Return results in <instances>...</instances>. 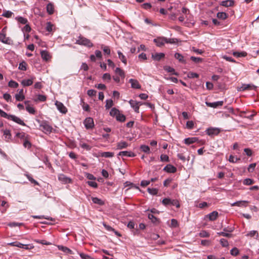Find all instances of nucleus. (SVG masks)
Returning a JSON list of instances; mask_svg holds the SVG:
<instances>
[{
  "mask_svg": "<svg viewBox=\"0 0 259 259\" xmlns=\"http://www.w3.org/2000/svg\"><path fill=\"white\" fill-rule=\"evenodd\" d=\"M0 116L9 120H12L20 125L25 126V123L18 117L13 115L8 114L6 112L0 109Z\"/></svg>",
  "mask_w": 259,
  "mask_h": 259,
  "instance_id": "nucleus-1",
  "label": "nucleus"
},
{
  "mask_svg": "<svg viewBox=\"0 0 259 259\" xmlns=\"http://www.w3.org/2000/svg\"><path fill=\"white\" fill-rule=\"evenodd\" d=\"M37 121L39 123V130L43 132L46 134H50L52 133L53 127L46 121H40L37 120Z\"/></svg>",
  "mask_w": 259,
  "mask_h": 259,
  "instance_id": "nucleus-2",
  "label": "nucleus"
},
{
  "mask_svg": "<svg viewBox=\"0 0 259 259\" xmlns=\"http://www.w3.org/2000/svg\"><path fill=\"white\" fill-rule=\"evenodd\" d=\"M76 44L79 45L84 46L89 48H91L93 46V44L90 40L81 36H79L78 37V39L76 41Z\"/></svg>",
  "mask_w": 259,
  "mask_h": 259,
  "instance_id": "nucleus-3",
  "label": "nucleus"
},
{
  "mask_svg": "<svg viewBox=\"0 0 259 259\" xmlns=\"http://www.w3.org/2000/svg\"><path fill=\"white\" fill-rule=\"evenodd\" d=\"M58 180L62 184H66L72 182L71 179L63 174L58 175Z\"/></svg>",
  "mask_w": 259,
  "mask_h": 259,
  "instance_id": "nucleus-4",
  "label": "nucleus"
},
{
  "mask_svg": "<svg viewBox=\"0 0 259 259\" xmlns=\"http://www.w3.org/2000/svg\"><path fill=\"white\" fill-rule=\"evenodd\" d=\"M83 123L86 128H92L94 126V120L91 117H88L84 120Z\"/></svg>",
  "mask_w": 259,
  "mask_h": 259,
  "instance_id": "nucleus-5",
  "label": "nucleus"
},
{
  "mask_svg": "<svg viewBox=\"0 0 259 259\" xmlns=\"http://www.w3.org/2000/svg\"><path fill=\"white\" fill-rule=\"evenodd\" d=\"M256 87L252 84H243L238 88L239 91L255 90Z\"/></svg>",
  "mask_w": 259,
  "mask_h": 259,
  "instance_id": "nucleus-6",
  "label": "nucleus"
},
{
  "mask_svg": "<svg viewBox=\"0 0 259 259\" xmlns=\"http://www.w3.org/2000/svg\"><path fill=\"white\" fill-rule=\"evenodd\" d=\"M153 41L158 47H161L166 43V38L164 37H159L154 39Z\"/></svg>",
  "mask_w": 259,
  "mask_h": 259,
  "instance_id": "nucleus-7",
  "label": "nucleus"
},
{
  "mask_svg": "<svg viewBox=\"0 0 259 259\" xmlns=\"http://www.w3.org/2000/svg\"><path fill=\"white\" fill-rule=\"evenodd\" d=\"M55 105L57 106L58 110L62 113H66L67 112V109L65 106L60 102L56 101Z\"/></svg>",
  "mask_w": 259,
  "mask_h": 259,
  "instance_id": "nucleus-8",
  "label": "nucleus"
},
{
  "mask_svg": "<svg viewBox=\"0 0 259 259\" xmlns=\"http://www.w3.org/2000/svg\"><path fill=\"white\" fill-rule=\"evenodd\" d=\"M129 103L131 107L134 109L135 111L138 113L139 110V106L142 105L140 102H137L134 100H130Z\"/></svg>",
  "mask_w": 259,
  "mask_h": 259,
  "instance_id": "nucleus-9",
  "label": "nucleus"
},
{
  "mask_svg": "<svg viewBox=\"0 0 259 259\" xmlns=\"http://www.w3.org/2000/svg\"><path fill=\"white\" fill-rule=\"evenodd\" d=\"M205 104L208 107L215 108H217L218 107L222 106L224 104V102L222 101H217L212 103L206 102Z\"/></svg>",
  "mask_w": 259,
  "mask_h": 259,
  "instance_id": "nucleus-10",
  "label": "nucleus"
},
{
  "mask_svg": "<svg viewBox=\"0 0 259 259\" xmlns=\"http://www.w3.org/2000/svg\"><path fill=\"white\" fill-rule=\"evenodd\" d=\"M249 203V201H246V200H241L235 202L231 204V206H238L239 207H246L248 204Z\"/></svg>",
  "mask_w": 259,
  "mask_h": 259,
  "instance_id": "nucleus-11",
  "label": "nucleus"
},
{
  "mask_svg": "<svg viewBox=\"0 0 259 259\" xmlns=\"http://www.w3.org/2000/svg\"><path fill=\"white\" fill-rule=\"evenodd\" d=\"M219 216V213L217 211H213L205 216L210 221H215Z\"/></svg>",
  "mask_w": 259,
  "mask_h": 259,
  "instance_id": "nucleus-12",
  "label": "nucleus"
},
{
  "mask_svg": "<svg viewBox=\"0 0 259 259\" xmlns=\"http://www.w3.org/2000/svg\"><path fill=\"white\" fill-rule=\"evenodd\" d=\"M129 82L131 84V87L133 89H140L141 87L139 81L135 79H130Z\"/></svg>",
  "mask_w": 259,
  "mask_h": 259,
  "instance_id": "nucleus-13",
  "label": "nucleus"
},
{
  "mask_svg": "<svg viewBox=\"0 0 259 259\" xmlns=\"http://www.w3.org/2000/svg\"><path fill=\"white\" fill-rule=\"evenodd\" d=\"M163 170L169 173H175L177 171V168L171 164H167L164 167Z\"/></svg>",
  "mask_w": 259,
  "mask_h": 259,
  "instance_id": "nucleus-14",
  "label": "nucleus"
},
{
  "mask_svg": "<svg viewBox=\"0 0 259 259\" xmlns=\"http://www.w3.org/2000/svg\"><path fill=\"white\" fill-rule=\"evenodd\" d=\"M165 56V55L163 53H155L152 54V58L157 61H160L161 59L163 58Z\"/></svg>",
  "mask_w": 259,
  "mask_h": 259,
  "instance_id": "nucleus-15",
  "label": "nucleus"
},
{
  "mask_svg": "<svg viewBox=\"0 0 259 259\" xmlns=\"http://www.w3.org/2000/svg\"><path fill=\"white\" fill-rule=\"evenodd\" d=\"M119 156H124V157H133L135 156L134 153L131 151H123L120 152L118 154Z\"/></svg>",
  "mask_w": 259,
  "mask_h": 259,
  "instance_id": "nucleus-16",
  "label": "nucleus"
},
{
  "mask_svg": "<svg viewBox=\"0 0 259 259\" xmlns=\"http://www.w3.org/2000/svg\"><path fill=\"white\" fill-rule=\"evenodd\" d=\"M57 247L59 250L62 251L65 253L67 254H73V251L70 249L69 248L64 246L63 245H57Z\"/></svg>",
  "mask_w": 259,
  "mask_h": 259,
  "instance_id": "nucleus-17",
  "label": "nucleus"
},
{
  "mask_svg": "<svg viewBox=\"0 0 259 259\" xmlns=\"http://www.w3.org/2000/svg\"><path fill=\"white\" fill-rule=\"evenodd\" d=\"M220 133V130L217 128H209L207 130V134L209 136L217 135Z\"/></svg>",
  "mask_w": 259,
  "mask_h": 259,
  "instance_id": "nucleus-18",
  "label": "nucleus"
},
{
  "mask_svg": "<svg viewBox=\"0 0 259 259\" xmlns=\"http://www.w3.org/2000/svg\"><path fill=\"white\" fill-rule=\"evenodd\" d=\"M33 79H34V78L32 77L31 78H30V79H23L21 81V84L24 87L30 86L33 83Z\"/></svg>",
  "mask_w": 259,
  "mask_h": 259,
  "instance_id": "nucleus-19",
  "label": "nucleus"
},
{
  "mask_svg": "<svg viewBox=\"0 0 259 259\" xmlns=\"http://www.w3.org/2000/svg\"><path fill=\"white\" fill-rule=\"evenodd\" d=\"M15 98L16 100L18 101H22L25 99L23 89H21L19 91V93L15 95Z\"/></svg>",
  "mask_w": 259,
  "mask_h": 259,
  "instance_id": "nucleus-20",
  "label": "nucleus"
},
{
  "mask_svg": "<svg viewBox=\"0 0 259 259\" xmlns=\"http://www.w3.org/2000/svg\"><path fill=\"white\" fill-rule=\"evenodd\" d=\"M41 56L43 60L47 61L51 58L49 53L47 51H42L40 52Z\"/></svg>",
  "mask_w": 259,
  "mask_h": 259,
  "instance_id": "nucleus-21",
  "label": "nucleus"
},
{
  "mask_svg": "<svg viewBox=\"0 0 259 259\" xmlns=\"http://www.w3.org/2000/svg\"><path fill=\"white\" fill-rule=\"evenodd\" d=\"M198 140L197 138L192 137V138H186L184 140V143L187 145H190L191 144L194 143Z\"/></svg>",
  "mask_w": 259,
  "mask_h": 259,
  "instance_id": "nucleus-22",
  "label": "nucleus"
},
{
  "mask_svg": "<svg viewBox=\"0 0 259 259\" xmlns=\"http://www.w3.org/2000/svg\"><path fill=\"white\" fill-rule=\"evenodd\" d=\"M128 146L127 142L125 141H120L117 144V149H122L126 148Z\"/></svg>",
  "mask_w": 259,
  "mask_h": 259,
  "instance_id": "nucleus-23",
  "label": "nucleus"
},
{
  "mask_svg": "<svg viewBox=\"0 0 259 259\" xmlns=\"http://www.w3.org/2000/svg\"><path fill=\"white\" fill-rule=\"evenodd\" d=\"M234 5L233 0H226L222 2L221 5L226 7H231Z\"/></svg>",
  "mask_w": 259,
  "mask_h": 259,
  "instance_id": "nucleus-24",
  "label": "nucleus"
},
{
  "mask_svg": "<svg viewBox=\"0 0 259 259\" xmlns=\"http://www.w3.org/2000/svg\"><path fill=\"white\" fill-rule=\"evenodd\" d=\"M174 56H175V58L176 59H177V60H178L180 62L183 63L184 64L186 63V61L184 59V57L181 54H180L179 53H175Z\"/></svg>",
  "mask_w": 259,
  "mask_h": 259,
  "instance_id": "nucleus-25",
  "label": "nucleus"
},
{
  "mask_svg": "<svg viewBox=\"0 0 259 259\" xmlns=\"http://www.w3.org/2000/svg\"><path fill=\"white\" fill-rule=\"evenodd\" d=\"M15 19L20 23L22 24H26L28 23V20L26 18L18 16L15 18Z\"/></svg>",
  "mask_w": 259,
  "mask_h": 259,
  "instance_id": "nucleus-26",
  "label": "nucleus"
},
{
  "mask_svg": "<svg viewBox=\"0 0 259 259\" xmlns=\"http://www.w3.org/2000/svg\"><path fill=\"white\" fill-rule=\"evenodd\" d=\"M119 59L122 61L124 64H126L127 60L125 56L119 51L117 52Z\"/></svg>",
  "mask_w": 259,
  "mask_h": 259,
  "instance_id": "nucleus-27",
  "label": "nucleus"
},
{
  "mask_svg": "<svg viewBox=\"0 0 259 259\" xmlns=\"http://www.w3.org/2000/svg\"><path fill=\"white\" fill-rule=\"evenodd\" d=\"M115 72L118 74L121 78H124L125 77V73L123 70L119 67H117L115 70Z\"/></svg>",
  "mask_w": 259,
  "mask_h": 259,
  "instance_id": "nucleus-28",
  "label": "nucleus"
},
{
  "mask_svg": "<svg viewBox=\"0 0 259 259\" xmlns=\"http://www.w3.org/2000/svg\"><path fill=\"white\" fill-rule=\"evenodd\" d=\"M100 156L106 158L112 157L114 156V153L111 152H103L101 153Z\"/></svg>",
  "mask_w": 259,
  "mask_h": 259,
  "instance_id": "nucleus-29",
  "label": "nucleus"
},
{
  "mask_svg": "<svg viewBox=\"0 0 259 259\" xmlns=\"http://www.w3.org/2000/svg\"><path fill=\"white\" fill-rule=\"evenodd\" d=\"M79 145L80 147H81L82 148H83L84 149H85L87 151L90 150L91 149V148H92L91 146H90V145L87 144L85 143H83L82 141H80L79 142Z\"/></svg>",
  "mask_w": 259,
  "mask_h": 259,
  "instance_id": "nucleus-30",
  "label": "nucleus"
},
{
  "mask_svg": "<svg viewBox=\"0 0 259 259\" xmlns=\"http://www.w3.org/2000/svg\"><path fill=\"white\" fill-rule=\"evenodd\" d=\"M8 245L12 246H16L19 248H23L24 246V244L17 241L9 243H8Z\"/></svg>",
  "mask_w": 259,
  "mask_h": 259,
  "instance_id": "nucleus-31",
  "label": "nucleus"
},
{
  "mask_svg": "<svg viewBox=\"0 0 259 259\" xmlns=\"http://www.w3.org/2000/svg\"><path fill=\"white\" fill-rule=\"evenodd\" d=\"M119 113V111L115 108H113L111 109V111H110V115L113 117H116L117 115Z\"/></svg>",
  "mask_w": 259,
  "mask_h": 259,
  "instance_id": "nucleus-32",
  "label": "nucleus"
},
{
  "mask_svg": "<svg viewBox=\"0 0 259 259\" xmlns=\"http://www.w3.org/2000/svg\"><path fill=\"white\" fill-rule=\"evenodd\" d=\"M24 175L27 177L28 180L32 184L35 185H38V182L32 178V177L28 173H25Z\"/></svg>",
  "mask_w": 259,
  "mask_h": 259,
  "instance_id": "nucleus-33",
  "label": "nucleus"
},
{
  "mask_svg": "<svg viewBox=\"0 0 259 259\" xmlns=\"http://www.w3.org/2000/svg\"><path fill=\"white\" fill-rule=\"evenodd\" d=\"M141 150L144 152L149 153L150 152V149L148 146L142 145L140 147Z\"/></svg>",
  "mask_w": 259,
  "mask_h": 259,
  "instance_id": "nucleus-34",
  "label": "nucleus"
},
{
  "mask_svg": "<svg viewBox=\"0 0 259 259\" xmlns=\"http://www.w3.org/2000/svg\"><path fill=\"white\" fill-rule=\"evenodd\" d=\"M233 55L237 57H245L246 56L247 53L246 52H234L233 53Z\"/></svg>",
  "mask_w": 259,
  "mask_h": 259,
  "instance_id": "nucleus-35",
  "label": "nucleus"
},
{
  "mask_svg": "<svg viewBox=\"0 0 259 259\" xmlns=\"http://www.w3.org/2000/svg\"><path fill=\"white\" fill-rule=\"evenodd\" d=\"M113 105V101L111 99L106 100L105 108L106 109H109Z\"/></svg>",
  "mask_w": 259,
  "mask_h": 259,
  "instance_id": "nucleus-36",
  "label": "nucleus"
},
{
  "mask_svg": "<svg viewBox=\"0 0 259 259\" xmlns=\"http://www.w3.org/2000/svg\"><path fill=\"white\" fill-rule=\"evenodd\" d=\"M240 158L234 156L232 155H230L229 161L231 163H236L238 161L240 160Z\"/></svg>",
  "mask_w": 259,
  "mask_h": 259,
  "instance_id": "nucleus-37",
  "label": "nucleus"
},
{
  "mask_svg": "<svg viewBox=\"0 0 259 259\" xmlns=\"http://www.w3.org/2000/svg\"><path fill=\"white\" fill-rule=\"evenodd\" d=\"M13 15V13L10 11H4L2 16L6 18H11Z\"/></svg>",
  "mask_w": 259,
  "mask_h": 259,
  "instance_id": "nucleus-38",
  "label": "nucleus"
},
{
  "mask_svg": "<svg viewBox=\"0 0 259 259\" xmlns=\"http://www.w3.org/2000/svg\"><path fill=\"white\" fill-rule=\"evenodd\" d=\"M246 236L249 237H253L254 236H256V239H257V238L258 237V234L257 231L253 230L250 231L248 233H247L246 234Z\"/></svg>",
  "mask_w": 259,
  "mask_h": 259,
  "instance_id": "nucleus-39",
  "label": "nucleus"
},
{
  "mask_svg": "<svg viewBox=\"0 0 259 259\" xmlns=\"http://www.w3.org/2000/svg\"><path fill=\"white\" fill-rule=\"evenodd\" d=\"M116 119L117 121L123 122L125 120V116L123 114L119 113L116 117Z\"/></svg>",
  "mask_w": 259,
  "mask_h": 259,
  "instance_id": "nucleus-40",
  "label": "nucleus"
},
{
  "mask_svg": "<svg viewBox=\"0 0 259 259\" xmlns=\"http://www.w3.org/2000/svg\"><path fill=\"white\" fill-rule=\"evenodd\" d=\"M217 17L219 19L224 20L227 18V15L225 12H219L217 13Z\"/></svg>",
  "mask_w": 259,
  "mask_h": 259,
  "instance_id": "nucleus-41",
  "label": "nucleus"
},
{
  "mask_svg": "<svg viewBox=\"0 0 259 259\" xmlns=\"http://www.w3.org/2000/svg\"><path fill=\"white\" fill-rule=\"evenodd\" d=\"M92 200L93 202L95 204H98L99 205H102L103 204L102 200L97 197H92Z\"/></svg>",
  "mask_w": 259,
  "mask_h": 259,
  "instance_id": "nucleus-42",
  "label": "nucleus"
},
{
  "mask_svg": "<svg viewBox=\"0 0 259 259\" xmlns=\"http://www.w3.org/2000/svg\"><path fill=\"white\" fill-rule=\"evenodd\" d=\"M78 254L81 259H94L88 254H85L82 252H78Z\"/></svg>",
  "mask_w": 259,
  "mask_h": 259,
  "instance_id": "nucleus-43",
  "label": "nucleus"
},
{
  "mask_svg": "<svg viewBox=\"0 0 259 259\" xmlns=\"http://www.w3.org/2000/svg\"><path fill=\"white\" fill-rule=\"evenodd\" d=\"M8 85L10 87L13 88H16L19 85L18 83L17 82L12 80H10L9 82Z\"/></svg>",
  "mask_w": 259,
  "mask_h": 259,
  "instance_id": "nucleus-44",
  "label": "nucleus"
},
{
  "mask_svg": "<svg viewBox=\"0 0 259 259\" xmlns=\"http://www.w3.org/2000/svg\"><path fill=\"white\" fill-rule=\"evenodd\" d=\"M47 10L49 14H53L54 12V8L53 5L51 4H49L47 6Z\"/></svg>",
  "mask_w": 259,
  "mask_h": 259,
  "instance_id": "nucleus-45",
  "label": "nucleus"
},
{
  "mask_svg": "<svg viewBox=\"0 0 259 259\" xmlns=\"http://www.w3.org/2000/svg\"><path fill=\"white\" fill-rule=\"evenodd\" d=\"M26 65L27 64L25 62H22L19 64L18 68L20 70L25 71L27 69Z\"/></svg>",
  "mask_w": 259,
  "mask_h": 259,
  "instance_id": "nucleus-46",
  "label": "nucleus"
},
{
  "mask_svg": "<svg viewBox=\"0 0 259 259\" xmlns=\"http://www.w3.org/2000/svg\"><path fill=\"white\" fill-rule=\"evenodd\" d=\"M199 236L200 237H208L209 236V234L206 231L203 230L199 233Z\"/></svg>",
  "mask_w": 259,
  "mask_h": 259,
  "instance_id": "nucleus-47",
  "label": "nucleus"
},
{
  "mask_svg": "<svg viewBox=\"0 0 259 259\" xmlns=\"http://www.w3.org/2000/svg\"><path fill=\"white\" fill-rule=\"evenodd\" d=\"M217 234L220 236H223L226 237L230 238L232 236V235L230 233H226L225 232H218Z\"/></svg>",
  "mask_w": 259,
  "mask_h": 259,
  "instance_id": "nucleus-48",
  "label": "nucleus"
},
{
  "mask_svg": "<svg viewBox=\"0 0 259 259\" xmlns=\"http://www.w3.org/2000/svg\"><path fill=\"white\" fill-rule=\"evenodd\" d=\"M26 110L30 114H34L35 112L34 108L29 105L26 106Z\"/></svg>",
  "mask_w": 259,
  "mask_h": 259,
  "instance_id": "nucleus-49",
  "label": "nucleus"
},
{
  "mask_svg": "<svg viewBox=\"0 0 259 259\" xmlns=\"http://www.w3.org/2000/svg\"><path fill=\"white\" fill-rule=\"evenodd\" d=\"M188 77L189 78H198L199 77V74L196 73H194V72H190L188 74Z\"/></svg>",
  "mask_w": 259,
  "mask_h": 259,
  "instance_id": "nucleus-50",
  "label": "nucleus"
},
{
  "mask_svg": "<svg viewBox=\"0 0 259 259\" xmlns=\"http://www.w3.org/2000/svg\"><path fill=\"white\" fill-rule=\"evenodd\" d=\"M243 183L245 185H250L253 183V181L252 179L247 178L243 181Z\"/></svg>",
  "mask_w": 259,
  "mask_h": 259,
  "instance_id": "nucleus-51",
  "label": "nucleus"
},
{
  "mask_svg": "<svg viewBox=\"0 0 259 259\" xmlns=\"http://www.w3.org/2000/svg\"><path fill=\"white\" fill-rule=\"evenodd\" d=\"M160 160L162 162H168L169 161V157L167 155L161 154L160 156Z\"/></svg>",
  "mask_w": 259,
  "mask_h": 259,
  "instance_id": "nucleus-52",
  "label": "nucleus"
},
{
  "mask_svg": "<svg viewBox=\"0 0 259 259\" xmlns=\"http://www.w3.org/2000/svg\"><path fill=\"white\" fill-rule=\"evenodd\" d=\"M101 48L103 49L104 53L107 54V55H110V50L108 46H102Z\"/></svg>",
  "mask_w": 259,
  "mask_h": 259,
  "instance_id": "nucleus-53",
  "label": "nucleus"
},
{
  "mask_svg": "<svg viewBox=\"0 0 259 259\" xmlns=\"http://www.w3.org/2000/svg\"><path fill=\"white\" fill-rule=\"evenodd\" d=\"M170 205L176 206L177 208H179L180 206L179 201L175 199H171Z\"/></svg>",
  "mask_w": 259,
  "mask_h": 259,
  "instance_id": "nucleus-54",
  "label": "nucleus"
},
{
  "mask_svg": "<svg viewBox=\"0 0 259 259\" xmlns=\"http://www.w3.org/2000/svg\"><path fill=\"white\" fill-rule=\"evenodd\" d=\"M36 242L38 243H40V244H44V245H49L52 244V243L47 241L45 240H36Z\"/></svg>",
  "mask_w": 259,
  "mask_h": 259,
  "instance_id": "nucleus-55",
  "label": "nucleus"
},
{
  "mask_svg": "<svg viewBox=\"0 0 259 259\" xmlns=\"http://www.w3.org/2000/svg\"><path fill=\"white\" fill-rule=\"evenodd\" d=\"M230 253L231 255L233 256H236L239 253V250L236 247H234L231 250Z\"/></svg>",
  "mask_w": 259,
  "mask_h": 259,
  "instance_id": "nucleus-56",
  "label": "nucleus"
},
{
  "mask_svg": "<svg viewBox=\"0 0 259 259\" xmlns=\"http://www.w3.org/2000/svg\"><path fill=\"white\" fill-rule=\"evenodd\" d=\"M191 60L195 63H199L202 61V59L199 57H196L192 56L190 58Z\"/></svg>",
  "mask_w": 259,
  "mask_h": 259,
  "instance_id": "nucleus-57",
  "label": "nucleus"
},
{
  "mask_svg": "<svg viewBox=\"0 0 259 259\" xmlns=\"http://www.w3.org/2000/svg\"><path fill=\"white\" fill-rule=\"evenodd\" d=\"M220 243L223 247H227L229 245L228 241L224 238L220 240Z\"/></svg>",
  "mask_w": 259,
  "mask_h": 259,
  "instance_id": "nucleus-58",
  "label": "nucleus"
},
{
  "mask_svg": "<svg viewBox=\"0 0 259 259\" xmlns=\"http://www.w3.org/2000/svg\"><path fill=\"white\" fill-rule=\"evenodd\" d=\"M148 192L152 195H156L158 192V190L155 188H148Z\"/></svg>",
  "mask_w": 259,
  "mask_h": 259,
  "instance_id": "nucleus-59",
  "label": "nucleus"
},
{
  "mask_svg": "<svg viewBox=\"0 0 259 259\" xmlns=\"http://www.w3.org/2000/svg\"><path fill=\"white\" fill-rule=\"evenodd\" d=\"M46 99H47V97L45 95H38L37 96V99L36 101L44 102L46 100Z\"/></svg>",
  "mask_w": 259,
  "mask_h": 259,
  "instance_id": "nucleus-60",
  "label": "nucleus"
},
{
  "mask_svg": "<svg viewBox=\"0 0 259 259\" xmlns=\"http://www.w3.org/2000/svg\"><path fill=\"white\" fill-rule=\"evenodd\" d=\"M170 203H171V199H170V198H166L162 200V203L164 205H170Z\"/></svg>",
  "mask_w": 259,
  "mask_h": 259,
  "instance_id": "nucleus-61",
  "label": "nucleus"
},
{
  "mask_svg": "<svg viewBox=\"0 0 259 259\" xmlns=\"http://www.w3.org/2000/svg\"><path fill=\"white\" fill-rule=\"evenodd\" d=\"M22 31L24 32H29L31 31V28L30 26L27 23L23 28Z\"/></svg>",
  "mask_w": 259,
  "mask_h": 259,
  "instance_id": "nucleus-62",
  "label": "nucleus"
},
{
  "mask_svg": "<svg viewBox=\"0 0 259 259\" xmlns=\"http://www.w3.org/2000/svg\"><path fill=\"white\" fill-rule=\"evenodd\" d=\"M148 217L153 223H155L157 221V218L154 217L152 213H149Z\"/></svg>",
  "mask_w": 259,
  "mask_h": 259,
  "instance_id": "nucleus-63",
  "label": "nucleus"
},
{
  "mask_svg": "<svg viewBox=\"0 0 259 259\" xmlns=\"http://www.w3.org/2000/svg\"><path fill=\"white\" fill-rule=\"evenodd\" d=\"M96 91L94 90H89L88 91L87 94L90 97H93L96 95Z\"/></svg>",
  "mask_w": 259,
  "mask_h": 259,
  "instance_id": "nucleus-64",
  "label": "nucleus"
}]
</instances>
